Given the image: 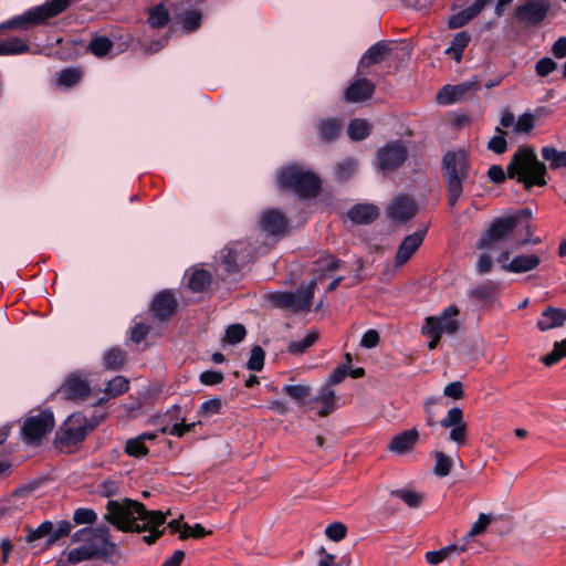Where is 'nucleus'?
<instances>
[{
	"instance_id": "obj_1",
	"label": "nucleus",
	"mask_w": 566,
	"mask_h": 566,
	"mask_svg": "<svg viewBox=\"0 0 566 566\" xmlns=\"http://www.w3.org/2000/svg\"><path fill=\"white\" fill-rule=\"evenodd\" d=\"M106 513L104 520L113 525L117 531L125 533H143L142 541L147 545H153L165 534V528L159 530L164 525L167 515L163 511L147 510L144 503L124 497L122 500H108L106 503Z\"/></svg>"
},
{
	"instance_id": "obj_2",
	"label": "nucleus",
	"mask_w": 566,
	"mask_h": 566,
	"mask_svg": "<svg viewBox=\"0 0 566 566\" xmlns=\"http://www.w3.org/2000/svg\"><path fill=\"white\" fill-rule=\"evenodd\" d=\"M546 176L547 167L538 160L532 146L518 147L505 170L500 165H492L488 170V177L493 184L501 185L509 178L523 185L525 190H531L535 186H546Z\"/></svg>"
},
{
	"instance_id": "obj_3",
	"label": "nucleus",
	"mask_w": 566,
	"mask_h": 566,
	"mask_svg": "<svg viewBox=\"0 0 566 566\" xmlns=\"http://www.w3.org/2000/svg\"><path fill=\"white\" fill-rule=\"evenodd\" d=\"M43 43H32L30 38L0 39V55H17L22 53L43 54L62 61L76 59L83 48V42L74 38H39Z\"/></svg>"
},
{
	"instance_id": "obj_4",
	"label": "nucleus",
	"mask_w": 566,
	"mask_h": 566,
	"mask_svg": "<svg viewBox=\"0 0 566 566\" xmlns=\"http://www.w3.org/2000/svg\"><path fill=\"white\" fill-rule=\"evenodd\" d=\"M74 0H46L40 6L25 10L6 22L0 23V32L6 30L30 31L48 24L52 19L66 11Z\"/></svg>"
},
{
	"instance_id": "obj_5",
	"label": "nucleus",
	"mask_w": 566,
	"mask_h": 566,
	"mask_svg": "<svg viewBox=\"0 0 566 566\" xmlns=\"http://www.w3.org/2000/svg\"><path fill=\"white\" fill-rule=\"evenodd\" d=\"M471 165L465 151H447L442 158L441 172L447 188L450 207H455L463 193Z\"/></svg>"
},
{
	"instance_id": "obj_6",
	"label": "nucleus",
	"mask_w": 566,
	"mask_h": 566,
	"mask_svg": "<svg viewBox=\"0 0 566 566\" xmlns=\"http://www.w3.org/2000/svg\"><path fill=\"white\" fill-rule=\"evenodd\" d=\"M277 184L281 188L292 190L303 199L315 198L322 188L319 177L298 165L284 167L277 176Z\"/></svg>"
},
{
	"instance_id": "obj_7",
	"label": "nucleus",
	"mask_w": 566,
	"mask_h": 566,
	"mask_svg": "<svg viewBox=\"0 0 566 566\" xmlns=\"http://www.w3.org/2000/svg\"><path fill=\"white\" fill-rule=\"evenodd\" d=\"M531 217V209L523 208L512 216L495 218L479 239L478 248L491 249L495 243L507 239L520 223L528 221Z\"/></svg>"
},
{
	"instance_id": "obj_8",
	"label": "nucleus",
	"mask_w": 566,
	"mask_h": 566,
	"mask_svg": "<svg viewBox=\"0 0 566 566\" xmlns=\"http://www.w3.org/2000/svg\"><path fill=\"white\" fill-rule=\"evenodd\" d=\"M260 250H263L262 253L266 251L264 247L256 249L247 240L232 241L221 251V264L227 273H238L255 260Z\"/></svg>"
},
{
	"instance_id": "obj_9",
	"label": "nucleus",
	"mask_w": 566,
	"mask_h": 566,
	"mask_svg": "<svg viewBox=\"0 0 566 566\" xmlns=\"http://www.w3.org/2000/svg\"><path fill=\"white\" fill-rule=\"evenodd\" d=\"M316 281L312 280L305 287H298L296 291L273 292L268 295L270 303L277 308L290 310L292 312H305L311 308Z\"/></svg>"
},
{
	"instance_id": "obj_10",
	"label": "nucleus",
	"mask_w": 566,
	"mask_h": 566,
	"mask_svg": "<svg viewBox=\"0 0 566 566\" xmlns=\"http://www.w3.org/2000/svg\"><path fill=\"white\" fill-rule=\"evenodd\" d=\"M555 0H523L515 7L513 17L526 28H539L551 15Z\"/></svg>"
},
{
	"instance_id": "obj_11",
	"label": "nucleus",
	"mask_w": 566,
	"mask_h": 566,
	"mask_svg": "<svg viewBox=\"0 0 566 566\" xmlns=\"http://www.w3.org/2000/svg\"><path fill=\"white\" fill-rule=\"evenodd\" d=\"M71 541L107 553V559L116 553V544L111 539V528L105 524L96 527H83L72 535Z\"/></svg>"
},
{
	"instance_id": "obj_12",
	"label": "nucleus",
	"mask_w": 566,
	"mask_h": 566,
	"mask_svg": "<svg viewBox=\"0 0 566 566\" xmlns=\"http://www.w3.org/2000/svg\"><path fill=\"white\" fill-rule=\"evenodd\" d=\"M94 429L82 412H73L56 432L55 441L61 447H75L82 443L87 433Z\"/></svg>"
},
{
	"instance_id": "obj_13",
	"label": "nucleus",
	"mask_w": 566,
	"mask_h": 566,
	"mask_svg": "<svg viewBox=\"0 0 566 566\" xmlns=\"http://www.w3.org/2000/svg\"><path fill=\"white\" fill-rule=\"evenodd\" d=\"M54 424V415L50 409L30 415L24 419L21 427L22 438L27 443L39 444L53 430Z\"/></svg>"
},
{
	"instance_id": "obj_14",
	"label": "nucleus",
	"mask_w": 566,
	"mask_h": 566,
	"mask_svg": "<svg viewBox=\"0 0 566 566\" xmlns=\"http://www.w3.org/2000/svg\"><path fill=\"white\" fill-rule=\"evenodd\" d=\"M408 158V149L401 139L386 143L376 153L378 168L384 172H392L401 167Z\"/></svg>"
},
{
	"instance_id": "obj_15",
	"label": "nucleus",
	"mask_w": 566,
	"mask_h": 566,
	"mask_svg": "<svg viewBox=\"0 0 566 566\" xmlns=\"http://www.w3.org/2000/svg\"><path fill=\"white\" fill-rule=\"evenodd\" d=\"M55 394L64 400H85L91 394V385L81 371H75L64 379Z\"/></svg>"
},
{
	"instance_id": "obj_16",
	"label": "nucleus",
	"mask_w": 566,
	"mask_h": 566,
	"mask_svg": "<svg viewBox=\"0 0 566 566\" xmlns=\"http://www.w3.org/2000/svg\"><path fill=\"white\" fill-rule=\"evenodd\" d=\"M177 310L178 301L171 290L158 292L149 305L151 317L160 323L170 321L177 313Z\"/></svg>"
},
{
	"instance_id": "obj_17",
	"label": "nucleus",
	"mask_w": 566,
	"mask_h": 566,
	"mask_svg": "<svg viewBox=\"0 0 566 566\" xmlns=\"http://www.w3.org/2000/svg\"><path fill=\"white\" fill-rule=\"evenodd\" d=\"M480 81L476 76L457 85H444L437 93L436 99L441 105H451L461 101L469 92L478 91Z\"/></svg>"
},
{
	"instance_id": "obj_18",
	"label": "nucleus",
	"mask_w": 566,
	"mask_h": 566,
	"mask_svg": "<svg viewBox=\"0 0 566 566\" xmlns=\"http://www.w3.org/2000/svg\"><path fill=\"white\" fill-rule=\"evenodd\" d=\"M259 227L269 235H284L289 228V219L276 208L268 209L261 213Z\"/></svg>"
},
{
	"instance_id": "obj_19",
	"label": "nucleus",
	"mask_w": 566,
	"mask_h": 566,
	"mask_svg": "<svg viewBox=\"0 0 566 566\" xmlns=\"http://www.w3.org/2000/svg\"><path fill=\"white\" fill-rule=\"evenodd\" d=\"M427 234V229H419L412 234L407 235L399 244L395 263L397 266L403 265L410 260L413 253L420 248Z\"/></svg>"
},
{
	"instance_id": "obj_20",
	"label": "nucleus",
	"mask_w": 566,
	"mask_h": 566,
	"mask_svg": "<svg viewBox=\"0 0 566 566\" xmlns=\"http://www.w3.org/2000/svg\"><path fill=\"white\" fill-rule=\"evenodd\" d=\"M387 213L391 221L403 223L415 217L417 213V206L411 198L400 196L391 201L388 206Z\"/></svg>"
},
{
	"instance_id": "obj_21",
	"label": "nucleus",
	"mask_w": 566,
	"mask_h": 566,
	"mask_svg": "<svg viewBox=\"0 0 566 566\" xmlns=\"http://www.w3.org/2000/svg\"><path fill=\"white\" fill-rule=\"evenodd\" d=\"M459 314V310L451 305L448 306L439 316H429L424 319L430 326L437 327L436 329L443 334H454L459 329V322L454 318Z\"/></svg>"
},
{
	"instance_id": "obj_22",
	"label": "nucleus",
	"mask_w": 566,
	"mask_h": 566,
	"mask_svg": "<svg viewBox=\"0 0 566 566\" xmlns=\"http://www.w3.org/2000/svg\"><path fill=\"white\" fill-rule=\"evenodd\" d=\"M374 92V83L366 77H360L349 84L344 93V98L349 103H358L370 98Z\"/></svg>"
},
{
	"instance_id": "obj_23",
	"label": "nucleus",
	"mask_w": 566,
	"mask_h": 566,
	"mask_svg": "<svg viewBox=\"0 0 566 566\" xmlns=\"http://www.w3.org/2000/svg\"><path fill=\"white\" fill-rule=\"evenodd\" d=\"M492 0H474L468 8L452 14L448 20L450 29H460L475 18Z\"/></svg>"
},
{
	"instance_id": "obj_24",
	"label": "nucleus",
	"mask_w": 566,
	"mask_h": 566,
	"mask_svg": "<svg viewBox=\"0 0 566 566\" xmlns=\"http://www.w3.org/2000/svg\"><path fill=\"white\" fill-rule=\"evenodd\" d=\"M492 0H474L468 8L452 14L448 20L450 29H460L475 18Z\"/></svg>"
},
{
	"instance_id": "obj_25",
	"label": "nucleus",
	"mask_w": 566,
	"mask_h": 566,
	"mask_svg": "<svg viewBox=\"0 0 566 566\" xmlns=\"http://www.w3.org/2000/svg\"><path fill=\"white\" fill-rule=\"evenodd\" d=\"M565 322L566 310L549 305L543 310L541 318L537 321V327L541 332H546L564 326Z\"/></svg>"
},
{
	"instance_id": "obj_26",
	"label": "nucleus",
	"mask_w": 566,
	"mask_h": 566,
	"mask_svg": "<svg viewBox=\"0 0 566 566\" xmlns=\"http://www.w3.org/2000/svg\"><path fill=\"white\" fill-rule=\"evenodd\" d=\"M318 137L326 144L334 143L340 136L343 120L337 117L321 118L316 125Z\"/></svg>"
},
{
	"instance_id": "obj_27",
	"label": "nucleus",
	"mask_w": 566,
	"mask_h": 566,
	"mask_svg": "<svg viewBox=\"0 0 566 566\" xmlns=\"http://www.w3.org/2000/svg\"><path fill=\"white\" fill-rule=\"evenodd\" d=\"M378 216V208L370 203H357L347 211L348 219L355 224H370Z\"/></svg>"
},
{
	"instance_id": "obj_28",
	"label": "nucleus",
	"mask_w": 566,
	"mask_h": 566,
	"mask_svg": "<svg viewBox=\"0 0 566 566\" xmlns=\"http://www.w3.org/2000/svg\"><path fill=\"white\" fill-rule=\"evenodd\" d=\"M419 439L416 428L396 434L388 444V450L397 454L409 452Z\"/></svg>"
},
{
	"instance_id": "obj_29",
	"label": "nucleus",
	"mask_w": 566,
	"mask_h": 566,
	"mask_svg": "<svg viewBox=\"0 0 566 566\" xmlns=\"http://www.w3.org/2000/svg\"><path fill=\"white\" fill-rule=\"evenodd\" d=\"M541 264V258L537 254H520L514 256L509 264L502 265V269L511 273H525L535 270Z\"/></svg>"
},
{
	"instance_id": "obj_30",
	"label": "nucleus",
	"mask_w": 566,
	"mask_h": 566,
	"mask_svg": "<svg viewBox=\"0 0 566 566\" xmlns=\"http://www.w3.org/2000/svg\"><path fill=\"white\" fill-rule=\"evenodd\" d=\"M177 22L182 31L193 33L202 23V12L198 9H185L177 14Z\"/></svg>"
},
{
	"instance_id": "obj_31",
	"label": "nucleus",
	"mask_w": 566,
	"mask_h": 566,
	"mask_svg": "<svg viewBox=\"0 0 566 566\" xmlns=\"http://www.w3.org/2000/svg\"><path fill=\"white\" fill-rule=\"evenodd\" d=\"M95 558L107 559V553L99 552L95 547L93 549L92 546L86 547L83 545L73 548L67 553V563H71V565H76L84 560H92Z\"/></svg>"
},
{
	"instance_id": "obj_32",
	"label": "nucleus",
	"mask_w": 566,
	"mask_h": 566,
	"mask_svg": "<svg viewBox=\"0 0 566 566\" xmlns=\"http://www.w3.org/2000/svg\"><path fill=\"white\" fill-rule=\"evenodd\" d=\"M102 360L106 370H120L127 360V352L119 347H111L104 352Z\"/></svg>"
},
{
	"instance_id": "obj_33",
	"label": "nucleus",
	"mask_w": 566,
	"mask_h": 566,
	"mask_svg": "<svg viewBox=\"0 0 566 566\" xmlns=\"http://www.w3.org/2000/svg\"><path fill=\"white\" fill-rule=\"evenodd\" d=\"M499 283L488 282L473 287L470 296L483 304H492L496 300Z\"/></svg>"
},
{
	"instance_id": "obj_34",
	"label": "nucleus",
	"mask_w": 566,
	"mask_h": 566,
	"mask_svg": "<svg viewBox=\"0 0 566 566\" xmlns=\"http://www.w3.org/2000/svg\"><path fill=\"white\" fill-rule=\"evenodd\" d=\"M314 402L322 403V408L317 411L319 417H326L331 415L336 406L335 391L331 387L324 386L319 391L318 396L313 399Z\"/></svg>"
},
{
	"instance_id": "obj_35",
	"label": "nucleus",
	"mask_w": 566,
	"mask_h": 566,
	"mask_svg": "<svg viewBox=\"0 0 566 566\" xmlns=\"http://www.w3.org/2000/svg\"><path fill=\"white\" fill-rule=\"evenodd\" d=\"M389 51L387 44L384 41H379L371 45L361 56L359 65L368 67L370 65L379 63L385 54Z\"/></svg>"
},
{
	"instance_id": "obj_36",
	"label": "nucleus",
	"mask_w": 566,
	"mask_h": 566,
	"mask_svg": "<svg viewBox=\"0 0 566 566\" xmlns=\"http://www.w3.org/2000/svg\"><path fill=\"white\" fill-rule=\"evenodd\" d=\"M541 155L545 161H548L551 169L566 168V150H558L553 146H544Z\"/></svg>"
},
{
	"instance_id": "obj_37",
	"label": "nucleus",
	"mask_w": 566,
	"mask_h": 566,
	"mask_svg": "<svg viewBox=\"0 0 566 566\" xmlns=\"http://www.w3.org/2000/svg\"><path fill=\"white\" fill-rule=\"evenodd\" d=\"M371 133V125L363 118L352 119L347 127V134L352 140L360 142Z\"/></svg>"
},
{
	"instance_id": "obj_38",
	"label": "nucleus",
	"mask_w": 566,
	"mask_h": 566,
	"mask_svg": "<svg viewBox=\"0 0 566 566\" xmlns=\"http://www.w3.org/2000/svg\"><path fill=\"white\" fill-rule=\"evenodd\" d=\"M212 276L207 270H196L188 280V287L195 293H202L211 285Z\"/></svg>"
},
{
	"instance_id": "obj_39",
	"label": "nucleus",
	"mask_w": 566,
	"mask_h": 566,
	"mask_svg": "<svg viewBox=\"0 0 566 566\" xmlns=\"http://www.w3.org/2000/svg\"><path fill=\"white\" fill-rule=\"evenodd\" d=\"M318 332L311 331L301 340H292L287 344L286 350L291 355H302L318 340Z\"/></svg>"
},
{
	"instance_id": "obj_40",
	"label": "nucleus",
	"mask_w": 566,
	"mask_h": 566,
	"mask_svg": "<svg viewBox=\"0 0 566 566\" xmlns=\"http://www.w3.org/2000/svg\"><path fill=\"white\" fill-rule=\"evenodd\" d=\"M464 551L463 546L448 545L439 551H430L426 553V560L431 565H438L449 558L451 554H460Z\"/></svg>"
},
{
	"instance_id": "obj_41",
	"label": "nucleus",
	"mask_w": 566,
	"mask_h": 566,
	"mask_svg": "<svg viewBox=\"0 0 566 566\" xmlns=\"http://www.w3.org/2000/svg\"><path fill=\"white\" fill-rule=\"evenodd\" d=\"M83 76L78 67H65L57 73V84L63 87H73L77 85Z\"/></svg>"
},
{
	"instance_id": "obj_42",
	"label": "nucleus",
	"mask_w": 566,
	"mask_h": 566,
	"mask_svg": "<svg viewBox=\"0 0 566 566\" xmlns=\"http://www.w3.org/2000/svg\"><path fill=\"white\" fill-rule=\"evenodd\" d=\"M357 170V160L354 158H346L337 163L334 168V177L337 181H346L350 179Z\"/></svg>"
},
{
	"instance_id": "obj_43",
	"label": "nucleus",
	"mask_w": 566,
	"mask_h": 566,
	"mask_svg": "<svg viewBox=\"0 0 566 566\" xmlns=\"http://www.w3.org/2000/svg\"><path fill=\"white\" fill-rule=\"evenodd\" d=\"M169 12L164 3H159L149 10L148 23L151 28L160 29L169 22Z\"/></svg>"
},
{
	"instance_id": "obj_44",
	"label": "nucleus",
	"mask_w": 566,
	"mask_h": 566,
	"mask_svg": "<svg viewBox=\"0 0 566 566\" xmlns=\"http://www.w3.org/2000/svg\"><path fill=\"white\" fill-rule=\"evenodd\" d=\"M128 389L129 380L124 376H116L107 382L104 392L108 398H116L125 394Z\"/></svg>"
},
{
	"instance_id": "obj_45",
	"label": "nucleus",
	"mask_w": 566,
	"mask_h": 566,
	"mask_svg": "<svg viewBox=\"0 0 566 566\" xmlns=\"http://www.w3.org/2000/svg\"><path fill=\"white\" fill-rule=\"evenodd\" d=\"M72 523L70 521H60L56 524L52 523V531L49 533V538L46 539V547H51L62 537L70 535L72 531Z\"/></svg>"
},
{
	"instance_id": "obj_46",
	"label": "nucleus",
	"mask_w": 566,
	"mask_h": 566,
	"mask_svg": "<svg viewBox=\"0 0 566 566\" xmlns=\"http://www.w3.org/2000/svg\"><path fill=\"white\" fill-rule=\"evenodd\" d=\"M564 357H566V338L560 342H555L552 352L544 355L541 361L545 366L551 367L560 361Z\"/></svg>"
},
{
	"instance_id": "obj_47",
	"label": "nucleus",
	"mask_w": 566,
	"mask_h": 566,
	"mask_svg": "<svg viewBox=\"0 0 566 566\" xmlns=\"http://www.w3.org/2000/svg\"><path fill=\"white\" fill-rule=\"evenodd\" d=\"M222 407V400L219 397H213L209 400L203 401L199 406L197 415L202 418H210L212 416L221 415Z\"/></svg>"
},
{
	"instance_id": "obj_48",
	"label": "nucleus",
	"mask_w": 566,
	"mask_h": 566,
	"mask_svg": "<svg viewBox=\"0 0 566 566\" xmlns=\"http://www.w3.org/2000/svg\"><path fill=\"white\" fill-rule=\"evenodd\" d=\"M390 495L403 501L409 507L416 509L421 504L422 495L409 489H396L390 491Z\"/></svg>"
},
{
	"instance_id": "obj_49",
	"label": "nucleus",
	"mask_w": 566,
	"mask_h": 566,
	"mask_svg": "<svg viewBox=\"0 0 566 566\" xmlns=\"http://www.w3.org/2000/svg\"><path fill=\"white\" fill-rule=\"evenodd\" d=\"M433 454L436 458L433 473L439 478L449 475L453 465L452 459L442 451H436Z\"/></svg>"
},
{
	"instance_id": "obj_50",
	"label": "nucleus",
	"mask_w": 566,
	"mask_h": 566,
	"mask_svg": "<svg viewBox=\"0 0 566 566\" xmlns=\"http://www.w3.org/2000/svg\"><path fill=\"white\" fill-rule=\"evenodd\" d=\"M113 46L111 38H92L88 50L95 56L103 57L113 50Z\"/></svg>"
},
{
	"instance_id": "obj_51",
	"label": "nucleus",
	"mask_w": 566,
	"mask_h": 566,
	"mask_svg": "<svg viewBox=\"0 0 566 566\" xmlns=\"http://www.w3.org/2000/svg\"><path fill=\"white\" fill-rule=\"evenodd\" d=\"M125 452L134 458H143L149 453L145 442L139 437L128 439L125 444Z\"/></svg>"
},
{
	"instance_id": "obj_52",
	"label": "nucleus",
	"mask_w": 566,
	"mask_h": 566,
	"mask_svg": "<svg viewBox=\"0 0 566 566\" xmlns=\"http://www.w3.org/2000/svg\"><path fill=\"white\" fill-rule=\"evenodd\" d=\"M245 335L247 329L242 324H231L226 329L224 342L230 345H237L244 339Z\"/></svg>"
},
{
	"instance_id": "obj_53",
	"label": "nucleus",
	"mask_w": 566,
	"mask_h": 566,
	"mask_svg": "<svg viewBox=\"0 0 566 566\" xmlns=\"http://www.w3.org/2000/svg\"><path fill=\"white\" fill-rule=\"evenodd\" d=\"M282 391L296 402H302L310 396L311 387L306 385H285Z\"/></svg>"
},
{
	"instance_id": "obj_54",
	"label": "nucleus",
	"mask_w": 566,
	"mask_h": 566,
	"mask_svg": "<svg viewBox=\"0 0 566 566\" xmlns=\"http://www.w3.org/2000/svg\"><path fill=\"white\" fill-rule=\"evenodd\" d=\"M265 352L264 349L255 345L251 349L250 358L247 363V369L253 371H261L264 367Z\"/></svg>"
},
{
	"instance_id": "obj_55",
	"label": "nucleus",
	"mask_w": 566,
	"mask_h": 566,
	"mask_svg": "<svg viewBox=\"0 0 566 566\" xmlns=\"http://www.w3.org/2000/svg\"><path fill=\"white\" fill-rule=\"evenodd\" d=\"M495 132L497 133V135L493 136L489 140L488 148L492 150L494 154L501 155L504 154L507 149V142L505 139L506 133L500 127H496Z\"/></svg>"
},
{
	"instance_id": "obj_56",
	"label": "nucleus",
	"mask_w": 566,
	"mask_h": 566,
	"mask_svg": "<svg viewBox=\"0 0 566 566\" xmlns=\"http://www.w3.org/2000/svg\"><path fill=\"white\" fill-rule=\"evenodd\" d=\"M97 521V514L93 509L78 507L74 511L73 522L77 525H92Z\"/></svg>"
},
{
	"instance_id": "obj_57",
	"label": "nucleus",
	"mask_w": 566,
	"mask_h": 566,
	"mask_svg": "<svg viewBox=\"0 0 566 566\" xmlns=\"http://www.w3.org/2000/svg\"><path fill=\"white\" fill-rule=\"evenodd\" d=\"M27 531H28V534L25 536V541L28 543H32L42 537L49 538V533H51V531H52V522L44 521L36 528L28 527Z\"/></svg>"
},
{
	"instance_id": "obj_58",
	"label": "nucleus",
	"mask_w": 566,
	"mask_h": 566,
	"mask_svg": "<svg viewBox=\"0 0 566 566\" xmlns=\"http://www.w3.org/2000/svg\"><path fill=\"white\" fill-rule=\"evenodd\" d=\"M469 40L470 38H453L451 45L446 50V54L457 62H460L463 51L469 44Z\"/></svg>"
},
{
	"instance_id": "obj_59",
	"label": "nucleus",
	"mask_w": 566,
	"mask_h": 566,
	"mask_svg": "<svg viewBox=\"0 0 566 566\" xmlns=\"http://www.w3.org/2000/svg\"><path fill=\"white\" fill-rule=\"evenodd\" d=\"M440 426L443 428H451L455 426H460L465 423L463 421V411L459 407H453L449 409L447 416L439 421Z\"/></svg>"
},
{
	"instance_id": "obj_60",
	"label": "nucleus",
	"mask_w": 566,
	"mask_h": 566,
	"mask_svg": "<svg viewBox=\"0 0 566 566\" xmlns=\"http://www.w3.org/2000/svg\"><path fill=\"white\" fill-rule=\"evenodd\" d=\"M316 264L318 270L324 273L333 272L344 266V262L332 254L319 258Z\"/></svg>"
},
{
	"instance_id": "obj_61",
	"label": "nucleus",
	"mask_w": 566,
	"mask_h": 566,
	"mask_svg": "<svg viewBox=\"0 0 566 566\" xmlns=\"http://www.w3.org/2000/svg\"><path fill=\"white\" fill-rule=\"evenodd\" d=\"M136 39H137V43L140 46L145 48V51L148 53L158 52L166 45L167 40H168V38H157L155 40L154 38H148V36L136 38Z\"/></svg>"
},
{
	"instance_id": "obj_62",
	"label": "nucleus",
	"mask_w": 566,
	"mask_h": 566,
	"mask_svg": "<svg viewBox=\"0 0 566 566\" xmlns=\"http://www.w3.org/2000/svg\"><path fill=\"white\" fill-rule=\"evenodd\" d=\"M325 535L333 542H339L347 535V527L340 522H333L325 528Z\"/></svg>"
},
{
	"instance_id": "obj_63",
	"label": "nucleus",
	"mask_w": 566,
	"mask_h": 566,
	"mask_svg": "<svg viewBox=\"0 0 566 566\" xmlns=\"http://www.w3.org/2000/svg\"><path fill=\"white\" fill-rule=\"evenodd\" d=\"M440 398H436V397H428L424 402H423V410H424V413H426V423L427 426L429 427H433L437 421H436V416H437V410H436V406L437 403L439 402Z\"/></svg>"
},
{
	"instance_id": "obj_64",
	"label": "nucleus",
	"mask_w": 566,
	"mask_h": 566,
	"mask_svg": "<svg viewBox=\"0 0 566 566\" xmlns=\"http://www.w3.org/2000/svg\"><path fill=\"white\" fill-rule=\"evenodd\" d=\"M557 69V63L551 57H542L535 64V72L538 76H547Z\"/></svg>"
}]
</instances>
